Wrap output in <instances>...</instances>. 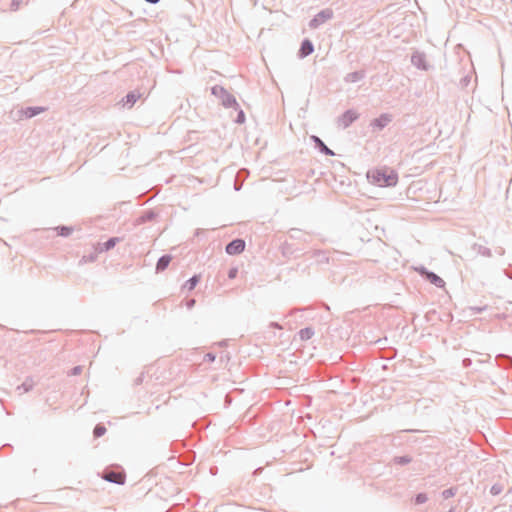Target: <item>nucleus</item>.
I'll return each mask as SVG.
<instances>
[{
    "label": "nucleus",
    "instance_id": "nucleus-1",
    "mask_svg": "<svg viewBox=\"0 0 512 512\" xmlns=\"http://www.w3.org/2000/svg\"><path fill=\"white\" fill-rule=\"evenodd\" d=\"M367 177L371 183L379 187H393L398 182L397 172L389 168H381L368 171Z\"/></svg>",
    "mask_w": 512,
    "mask_h": 512
},
{
    "label": "nucleus",
    "instance_id": "nucleus-2",
    "mask_svg": "<svg viewBox=\"0 0 512 512\" xmlns=\"http://www.w3.org/2000/svg\"><path fill=\"white\" fill-rule=\"evenodd\" d=\"M211 94L221 101L225 108H239L236 98L230 94L223 86L214 85L211 88Z\"/></svg>",
    "mask_w": 512,
    "mask_h": 512
},
{
    "label": "nucleus",
    "instance_id": "nucleus-3",
    "mask_svg": "<svg viewBox=\"0 0 512 512\" xmlns=\"http://www.w3.org/2000/svg\"><path fill=\"white\" fill-rule=\"evenodd\" d=\"M415 270L426 281L430 282L431 284L435 285L438 288H444L445 281L433 271L428 270L424 266H419L415 268Z\"/></svg>",
    "mask_w": 512,
    "mask_h": 512
},
{
    "label": "nucleus",
    "instance_id": "nucleus-4",
    "mask_svg": "<svg viewBox=\"0 0 512 512\" xmlns=\"http://www.w3.org/2000/svg\"><path fill=\"white\" fill-rule=\"evenodd\" d=\"M102 477L108 482L119 485H122L125 482V472L121 468H106L103 471Z\"/></svg>",
    "mask_w": 512,
    "mask_h": 512
},
{
    "label": "nucleus",
    "instance_id": "nucleus-5",
    "mask_svg": "<svg viewBox=\"0 0 512 512\" xmlns=\"http://www.w3.org/2000/svg\"><path fill=\"white\" fill-rule=\"evenodd\" d=\"M334 16V12L330 8L323 9L319 11L309 22V27L312 29L318 28L320 25L324 24L326 21L332 19Z\"/></svg>",
    "mask_w": 512,
    "mask_h": 512
},
{
    "label": "nucleus",
    "instance_id": "nucleus-6",
    "mask_svg": "<svg viewBox=\"0 0 512 512\" xmlns=\"http://www.w3.org/2000/svg\"><path fill=\"white\" fill-rule=\"evenodd\" d=\"M245 246V240L242 238H235L226 244L225 252L228 255H238L245 250Z\"/></svg>",
    "mask_w": 512,
    "mask_h": 512
},
{
    "label": "nucleus",
    "instance_id": "nucleus-7",
    "mask_svg": "<svg viewBox=\"0 0 512 512\" xmlns=\"http://www.w3.org/2000/svg\"><path fill=\"white\" fill-rule=\"evenodd\" d=\"M359 117V114L353 110H346L341 116L338 117V125L343 129L348 128L353 122H355Z\"/></svg>",
    "mask_w": 512,
    "mask_h": 512
},
{
    "label": "nucleus",
    "instance_id": "nucleus-8",
    "mask_svg": "<svg viewBox=\"0 0 512 512\" xmlns=\"http://www.w3.org/2000/svg\"><path fill=\"white\" fill-rule=\"evenodd\" d=\"M411 63L418 69L427 71L429 65L426 62V55L423 52L415 51L411 55Z\"/></svg>",
    "mask_w": 512,
    "mask_h": 512
},
{
    "label": "nucleus",
    "instance_id": "nucleus-9",
    "mask_svg": "<svg viewBox=\"0 0 512 512\" xmlns=\"http://www.w3.org/2000/svg\"><path fill=\"white\" fill-rule=\"evenodd\" d=\"M392 121V116L388 113H382L379 117L370 122V126L377 130H383Z\"/></svg>",
    "mask_w": 512,
    "mask_h": 512
},
{
    "label": "nucleus",
    "instance_id": "nucleus-10",
    "mask_svg": "<svg viewBox=\"0 0 512 512\" xmlns=\"http://www.w3.org/2000/svg\"><path fill=\"white\" fill-rule=\"evenodd\" d=\"M314 52V45L308 38L302 40L300 48L298 50V57L304 59Z\"/></svg>",
    "mask_w": 512,
    "mask_h": 512
},
{
    "label": "nucleus",
    "instance_id": "nucleus-11",
    "mask_svg": "<svg viewBox=\"0 0 512 512\" xmlns=\"http://www.w3.org/2000/svg\"><path fill=\"white\" fill-rule=\"evenodd\" d=\"M47 108L42 106H28L19 110V113L27 119L33 118L40 113L46 111Z\"/></svg>",
    "mask_w": 512,
    "mask_h": 512
},
{
    "label": "nucleus",
    "instance_id": "nucleus-12",
    "mask_svg": "<svg viewBox=\"0 0 512 512\" xmlns=\"http://www.w3.org/2000/svg\"><path fill=\"white\" fill-rule=\"evenodd\" d=\"M311 140L315 144V148L322 154L326 156H333L335 155L334 152L321 140L320 137L316 135L311 136Z\"/></svg>",
    "mask_w": 512,
    "mask_h": 512
},
{
    "label": "nucleus",
    "instance_id": "nucleus-13",
    "mask_svg": "<svg viewBox=\"0 0 512 512\" xmlns=\"http://www.w3.org/2000/svg\"><path fill=\"white\" fill-rule=\"evenodd\" d=\"M288 236H289L290 239H293V240L307 242L308 241V237H309V233L304 232V231H302L301 229H298V228H291L288 231Z\"/></svg>",
    "mask_w": 512,
    "mask_h": 512
},
{
    "label": "nucleus",
    "instance_id": "nucleus-14",
    "mask_svg": "<svg viewBox=\"0 0 512 512\" xmlns=\"http://www.w3.org/2000/svg\"><path fill=\"white\" fill-rule=\"evenodd\" d=\"M365 76H366V73L364 70L354 71V72L348 73L344 77V81L346 83H357V82L363 80L365 78Z\"/></svg>",
    "mask_w": 512,
    "mask_h": 512
},
{
    "label": "nucleus",
    "instance_id": "nucleus-15",
    "mask_svg": "<svg viewBox=\"0 0 512 512\" xmlns=\"http://www.w3.org/2000/svg\"><path fill=\"white\" fill-rule=\"evenodd\" d=\"M171 260H172V256L170 254L162 255L156 263V268H155L156 272L160 273V272H163L165 269H167Z\"/></svg>",
    "mask_w": 512,
    "mask_h": 512
},
{
    "label": "nucleus",
    "instance_id": "nucleus-16",
    "mask_svg": "<svg viewBox=\"0 0 512 512\" xmlns=\"http://www.w3.org/2000/svg\"><path fill=\"white\" fill-rule=\"evenodd\" d=\"M120 241L121 238L119 237H110L105 242L99 244V250L100 252H107L113 249Z\"/></svg>",
    "mask_w": 512,
    "mask_h": 512
},
{
    "label": "nucleus",
    "instance_id": "nucleus-17",
    "mask_svg": "<svg viewBox=\"0 0 512 512\" xmlns=\"http://www.w3.org/2000/svg\"><path fill=\"white\" fill-rule=\"evenodd\" d=\"M141 97V94L137 91H130L126 94V96L123 98V105L128 106L131 108L136 101Z\"/></svg>",
    "mask_w": 512,
    "mask_h": 512
},
{
    "label": "nucleus",
    "instance_id": "nucleus-18",
    "mask_svg": "<svg viewBox=\"0 0 512 512\" xmlns=\"http://www.w3.org/2000/svg\"><path fill=\"white\" fill-rule=\"evenodd\" d=\"M157 217V213L153 209L145 210L137 219L138 224H144L153 221Z\"/></svg>",
    "mask_w": 512,
    "mask_h": 512
},
{
    "label": "nucleus",
    "instance_id": "nucleus-19",
    "mask_svg": "<svg viewBox=\"0 0 512 512\" xmlns=\"http://www.w3.org/2000/svg\"><path fill=\"white\" fill-rule=\"evenodd\" d=\"M472 249L474 251L477 252V254L481 255V256H484V257H491L492 256V252H491V249H489L488 247L486 246H483L481 244H478V243H474L472 245Z\"/></svg>",
    "mask_w": 512,
    "mask_h": 512
},
{
    "label": "nucleus",
    "instance_id": "nucleus-20",
    "mask_svg": "<svg viewBox=\"0 0 512 512\" xmlns=\"http://www.w3.org/2000/svg\"><path fill=\"white\" fill-rule=\"evenodd\" d=\"M200 275H193L192 277H190L184 284V288L187 290V291H192L195 289V287L197 286V284L200 282Z\"/></svg>",
    "mask_w": 512,
    "mask_h": 512
},
{
    "label": "nucleus",
    "instance_id": "nucleus-21",
    "mask_svg": "<svg viewBox=\"0 0 512 512\" xmlns=\"http://www.w3.org/2000/svg\"><path fill=\"white\" fill-rule=\"evenodd\" d=\"M496 362L499 366L508 368L512 366V357L500 354L496 356Z\"/></svg>",
    "mask_w": 512,
    "mask_h": 512
},
{
    "label": "nucleus",
    "instance_id": "nucleus-22",
    "mask_svg": "<svg viewBox=\"0 0 512 512\" xmlns=\"http://www.w3.org/2000/svg\"><path fill=\"white\" fill-rule=\"evenodd\" d=\"M314 334H315V331L312 327L302 328L298 332V335L302 341H307V340L311 339L314 336Z\"/></svg>",
    "mask_w": 512,
    "mask_h": 512
},
{
    "label": "nucleus",
    "instance_id": "nucleus-23",
    "mask_svg": "<svg viewBox=\"0 0 512 512\" xmlns=\"http://www.w3.org/2000/svg\"><path fill=\"white\" fill-rule=\"evenodd\" d=\"M34 387V381L32 380V378H26V380L19 386H17V390L18 391H21L20 393H26V392H29L33 389Z\"/></svg>",
    "mask_w": 512,
    "mask_h": 512
},
{
    "label": "nucleus",
    "instance_id": "nucleus-24",
    "mask_svg": "<svg viewBox=\"0 0 512 512\" xmlns=\"http://www.w3.org/2000/svg\"><path fill=\"white\" fill-rule=\"evenodd\" d=\"M57 234L61 237H68L71 235L73 228L71 226L60 225L55 228Z\"/></svg>",
    "mask_w": 512,
    "mask_h": 512
},
{
    "label": "nucleus",
    "instance_id": "nucleus-25",
    "mask_svg": "<svg viewBox=\"0 0 512 512\" xmlns=\"http://www.w3.org/2000/svg\"><path fill=\"white\" fill-rule=\"evenodd\" d=\"M107 429L104 424L98 423L93 429V436L95 438H100L106 433Z\"/></svg>",
    "mask_w": 512,
    "mask_h": 512
},
{
    "label": "nucleus",
    "instance_id": "nucleus-26",
    "mask_svg": "<svg viewBox=\"0 0 512 512\" xmlns=\"http://www.w3.org/2000/svg\"><path fill=\"white\" fill-rule=\"evenodd\" d=\"M412 461V458L408 455H402V456H395L393 459V462L397 465H407Z\"/></svg>",
    "mask_w": 512,
    "mask_h": 512
},
{
    "label": "nucleus",
    "instance_id": "nucleus-27",
    "mask_svg": "<svg viewBox=\"0 0 512 512\" xmlns=\"http://www.w3.org/2000/svg\"><path fill=\"white\" fill-rule=\"evenodd\" d=\"M282 254L284 256L293 255L296 252V249L293 248L292 244L288 242H284L281 246Z\"/></svg>",
    "mask_w": 512,
    "mask_h": 512
},
{
    "label": "nucleus",
    "instance_id": "nucleus-28",
    "mask_svg": "<svg viewBox=\"0 0 512 512\" xmlns=\"http://www.w3.org/2000/svg\"><path fill=\"white\" fill-rule=\"evenodd\" d=\"M458 491V487H450L448 489H445L442 491L441 495L444 499H449L451 497H454Z\"/></svg>",
    "mask_w": 512,
    "mask_h": 512
},
{
    "label": "nucleus",
    "instance_id": "nucleus-29",
    "mask_svg": "<svg viewBox=\"0 0 512 512\" xmlns=\"http://www.w3.org/2000/svg\"><path fill=\"white\" fill-rule=\"evenodd\" d=\"M504 487L501 483H495L490 488V494L493 496H497L502 493Z\"/></svg>",
    "mask_w": 512,
    "mask_h": 512
},
{
    "label": "nucleus",
    "instance_id": "nucleus-30",
    "mask_svg": "<svg viewBox=\"0 0 512 512\" xmlns=\"http://www.w3.org/2000/svg\"><path fill=\"white\" fill-rule=\"evenodd\" d=\"M428 500L427 494L424 492L417 493L414 497V503L420 505Z\"/></svg>",
    "mask_w": 512,
    "mask_h": 512
},
{
    "label": "nucleus",
    "instance_id": "nucleus-31",
    "mask_svg": "<svg viewBox=\"0 0 512 512\" xmlns=\"http://www.w3.org/2000/svg\"><path fill=\"white\" fill-rule=\"evenodd\" d=\"M238 112H237V117L235 119V122L237 124H243L246 120V117H245V113L244 111L239 107V108H235Z\"/></svg>",
    "mask_w": 512,
    "mask_h": 512
},
{
    "label": "nucleus",
    "instance_id": "nucleus-32",
    "mask_svg": "<svg viewBox=\"0 0 512 512\" xmlns=\"http://www.w3.org/2000/svg\"><path fill=\"white\" fill-rule=\"evenodd\" d=\"M22 3V0H12L10 4V9L12 11H17Z\"/></svg>",
    "mask_w": 512,
    "mask_h": 512
},
{
    "label": "nucleus",
    "instance_id": "nucleus-33",
    "mask_svg": "<svg viewBox=\"0 0 512 512\" xmlns=\"http://www.w3.org/2000/svg\"><path fill=\"white\" fill-rule=\"evenodd\" d=\"M82 372V366L78 365V366H74L71 370H70V375L72 376H76V375H79L81 374Z\"/></svg>",
    "mask_w": 512,
    "mask_h": 512
},
{
    "label": "nucleus",
    "instance_id": "nucleus-34",
    "mask_svg": "<svg viewBox=\"0 0 512 512\" xmlns=\"http://www.w3.org/2000/svg\"><path fill=\"white\" fill-rule=\"evenodd\" d=\"M238 269L236 267L230 268L228 271V278L234 279L237 276Z\"/></svg>",
    "mask_w": 512,
    "mask_h": 512
},
{
    "label": "nucleus",
    "instance_id": "nucleus-35",
    "mask_svg": "<svg viewBox=\"0 0 512 512\" xmlns=\"http://www.w3.org/2000/svg\"><path fill=\"white\" fill-rule=\"evenodd\" d=\"M215 359H216V355L214 353H207L204 356V361H207V362H214Z\"/></svg>",
    "mask_w": 512,
    "mask_h": 512
},
{
    "label": "nucleus",
    "instance_id": "nucleus-36",
    "mask_svg": "<svg viewBox=\"0 0 512 512\" xmlns=\"http://www.w3.org/2000/svg\"><path fill=\"white\" fill-rule=\"evenodd\" d=\"M269 327L279 329V330L283 329L282 325H280L278 322H271L269 324Z\"/></svg>",
    "mask_w": 512,
    "mask_h": 512
},
{
    "label": "nucleus",
    "instance_id": "nucleus-37",
    "mask_svg": "<svg viewBox=\"0 0 512 512\" xmlns=\"http://www.w3.org/2000/svg\"><path fill=\"white\" fill-rule=\"evenodd\" d=\"M195 302H196V301H195V299H189V300L187 301V303H186L187 308H188V309H191V308L195 305Z\"/></svg>",
    "mask_w": 512,
    "mask_h": 512
},
{
    "label": "nucleus",
    "instance_id": "nucleus-38",
    "mask_svg": "<svg viewBox=\"0 0 512 512\" xmlns=\"http://www.w3.org/2000/svg\"><path fill=\"white\" fill-rule=\"evenodd\" d=\"M204 233V230L203 229H196L195 232H194V236L196 237H199L200 235H202Z\"/></svg>",
    "mask_w": 512,
    "mask_h": 512
},
{
    "label": "nucleus",
    "instance_id": "nucleus-39",
    "mask_svg": "<svg viewBox=\"0 0 512 512\" xmlns=\"http://www.w3.org/2000/svg\"><path fill=\"white\" fill-rule=\"evenodd\" d=\"M470 363H471V360H470V359H464V360H463V364H464V366H467V365H469Z\"/></svg>",
    "mask_w": 512,
    "mask_h": 512
},
{
    "label": "nucleus",
    "instance_id": "nucleus-40",
    "mask_svg": "<svg viewBox=\"0 0 512 512\" xmlns=\"http://www.w3.org/2000/svg\"><path fill=\"white\" fill-rule=\"evenodd\" d=\"M146 2L150 3V4H156L158 3L160 0H145Z\"/></svg>",
    "mask_w": 512,
    "mask_h": 512
},
{
    "label": "nucleus",
    "instance_id": "nucleus-41",
    "mask_svg": "<svg viewBox=\"0 0 512 512\" xmlns=\"http://www.w3.org/2000/svg\"><path fill=\"white\" fill-rule=\"evenodd\" d=\"M218 345L223 347V346L227 345V342H226V340H222L221 342L218 343Z\"/></svg>",
    "mask_w": 512,
    "mask_h": 512
},
{
    "label": "nucleus",
    "instance_id": "nucleus-42",
    "mask_svg": "<svg viewBox=\"0 0 512 512\" xmlns=\"http://www.w3.org/2000/svg\"><path fill=\"white\" fill-rule=\"evenodd\" d=\"M504 252H505V251H504V249H503V248H499V249L497 250V253H498L499 255H503V254H504Z\"/></svg>",
    "mask_w": 512,
    "mask_h": 512
},
{
    "label": "nucleus",
    "instance_id": "nucleus-43",
    "mask_svg": "<svg viewBox=\"0 0 512 512\" xmlns=\"http://www.w3.org/2000/svg\"><path fill=\"white\" fill-rule=\"evenodd\" d=\"M447 512H456L454 507H451Z\"/></svg>",
    "mask_w": 512,
    "mask_h": 512
},
{
    "label": "nucleus",
    "instance_id": "nucleus-44",
    "mask_svg": "<svg viewBox=\"0 0 512 512\" xmlns=\"http://www.w3.org/2000/svg\"><path fill=\"white\" fill-rule=\"evenodd\" d=\"M511 2H512V0H511Z\"/></svg>",
    "mask_w": 512,
    "mask_h": 512
}]
</instances>
